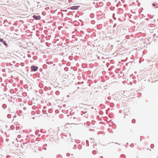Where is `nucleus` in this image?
I'll return each instance as SVG.
<instances>
[{
	"label": "nucleus",
	"instance_id": "nucleus-1",
	"mask_svg": "<svg viewBox=\"0 0 158 158\" xmlns=\"http://www.w3.org/2000/svg\"><path fill=\"white\" fill-rule=\"evenodd\" d=\"M116 17L118 18V20L120 22H123L125 20V14L123 13L120 14L119 12H117L116 14Z\"/></svg>",
	"mask_w": 158,
	"mask_h": 158
},
{
	"label": "nucleus",
	"instance_id": "nucleus-2",
	"mask_svg": "<svg viewBox=\"0 0 158 158\" xmlns=\"http://www.w3.org/2000/svg\"><path fill=\"white\" fill-rule=\"evenodd\" d=\"M38 69L39 68L38 66L32 65L31 66V72H36L38 70Z\"/></svg>",
	"mask_w": 158,
	"mask_h": 158
},
{
	"label": "nucleus",
	"instance_id": "nucleus-3",
	"mask_svg": "<svg viewBox=\"0 0 158 158\" xmlns=\"http://www.w3.org/2000/svg\"><path fill=\"white\" fill-rule=\"evenodd\" d=\"M0 42L3 44L6 48L8 47V45L7 43V42L5 40H3V39L0 37Z\"/></svg>",
	"mask_w": 158,
	"mask_h": 158
},
{
	"label": "nucleus",
	"instance_id": "nucleus-4",
	"mask_svg": "<svg viewBox=\"0 0 158 158\" xmlns=\"http://www.w3.org/2000/svg\"><path fill=\"white\" fill-rule=\"evenodd\" d=\"M34 19L36 20H39L41 19V16L40 15H33L32 17Z\"/></svg>",
	"mask_w": 158,
	"mask_h": 158
},
{
	"label": "nucleus",
	"instance_id": "nucleus-5",
	"mask_svg": "<svg viewBox=\"0 0 158 158\" xmlns=\"http://www.w3.org/2000/svg\"><path fill=\"white\" fill-rule=\"evenodd\" d=\"M80 7V6H75L70 7V8L72 10H77L78 9V8Z\"/></svg>",
	"mask_w": 158,
	"mask_h": 158
},
{
	"label": "nucleus",
	"instance_id": "nucleus-6",
	"mask_svg": "<svg viewBox=\"0 0 158 158\" xmlns=\"http://www.w3.org/2000/svg\"><path fill=\"white\" fill-rule=\"evenodd\" d=\"M115 16H116V14L114 13L112 15V17H113V19L114 20H115L116 19V18L115 17Z\"/></svg>",
	"mask_w": 158,
	"mask_h": 158
},
{
	"label": "nucleus",
	"instance_id": "nucleus-7",
	"mask_svg": "<svg viewBox=\"0 0 158 158\" xmlns=\"http://www.w3.org/2000/svg\"><path fill=\"white\" fill-rule=\"evenodd\" d=\"M102 15H100L99 16H98L97 17V18L98 20H100L102 19Z\"/></svg>",
	"mask_w": 158,
	"mask_h": 158
},
{
	"label": "nucleus",
	"instance_id": "nucleus-8",
	"mask_svg": "<svg viewBox=\"0 0 158 158\" xmlns=\"http://www.w3.org/2000/svg\"><path fill=\"white\" fill-rule=\"evenodd\" d=\"M2 107L4 109H6L7 107V105L5 104H4L2 105Z\"/></svg>",
	"mask_w": 158,
	"mask_h": 158
},
{
	"label": "nucleus",
	"instance_id": "nucleus-9",
	"mask_svg": "<svg viewBox=\"0 0 158 158\" xmlns=\"http://www.w3.org/2000/svg\"><path fill=\"white\" fill-rule=\"evenodd\" d=\"M87 112H86L85 113H84V117L86 118H87L88 116V114H87Z\"/></svg>",
	"mask_w": 158,
	"mask_h": 158
},
{
	"label": "nucleus",
	"instance_id": "nucleus-10",
	"mask_svg": "<svg viewBox=\"0 0 158 158\" xmlns=\"http://www.w3.org/2000/svg\"><path fill=\"white\" fill-rule=\"evenodd\" d=\"M85 141H86V146H89V142L88 140H87Z\"/></svg>",
	"mask_w": 158,
	"mask_h": 158
},
{
	"label": "nucleus",
	"instance_id": "nucleus-11",
	"mask_svg": "<svg viewBox=\"0 0 158 158\" xmlns=\"http://www.w3.org/2000/svg\"><path fill=\"white\" fill-rule=\"evenodd\" d=\"M62 156L60 155H58L56 156V158H62Z\"/></svg>",
	"mask_w": 158,
	"mask_h": 158
},
{
	"label": "nucleus",
	"instance_id": "nucleus-12",
	"mask_svg": "<svg viewBox=\"0 0 158 158\" xmlns=\"http://www.w3.org/2000/svg\"><path fill=\"white\" fill-rule=\"evenodd\" d=\"M64 70L66 71H68L69 70V68L67 67H65L64 69Z\"/></svg>",
	"mask_w": 158,
	"mask_h": 158
},
{
	"label": "nucleus",
	"instance_id": "nucleus-13",
	"mask_svg": "<svg viewBox=\"0 0 158 158\" xmlns=\"http://www.w3.org/2000/svg\"><path fill=\"white\" fill-rule=\"evenodd\" d=\"M92 153L94 155H95L97 153V151L96 150H93Z\"/></svg>",
	"mask_w": 158,
	"mask_h": 158
},
{
	"label": "nucleus",
	"instance_id": "nucleus-14",
	"mask_svg": "<svg viewBox=\"0 0 158 158\" xmlns=\"http://www.w3.org/2000/svg\"><path fill=\"white\" fill-rule=\"evenodd\" d=\"M69 60H72L73 59V57L72 56H69Z\"/></svg>",
	"mask_w": 158,
	"mask_h": 158
},
{
	"label": "nucleus",
	"instance_id": "nucleus-15",
	"mask_svg": "<svg viewBox=\"0 0 158 158\" xmlns=\"http://www.w3.org/2000/svg\"><path fill=\"white\" fill-rule=\"evenodd\" d=\"M11 115L10 114H9L7 115V117L9 118H11Z\"/></svg>",
	"mask_w": 158,
	"mask_h": 158
},
{
	"label": "nucleus",
	"instance_id": "nucleus-16",
	"mask_svg": "<svg viewBox=\"0 0 158 158\" xmlns=\"http://www.w3.org/2000/svg\"><path fill=\"white\" fill-rule=\"evenodd\" d=\"M55 94L56 95H59L60 94V92L59 91H56L55 92Z\"/></svg>",
	"mask_w": 158,
	"mask_h": 158
},
{
	"label": "nucleus",
	"instance_id": "nucleus-17",
	"mask_svg": "<svg viewBox=\"0 0 158 158\" xmlns=\"http://www.w3.org/2000/svg\"><path fill=\"white\" fill-rule=\"evenodd\" d=\"M47 66L46 64H44L43 65V68L44 69H45L46 68V67H47Z\"/></svg>",
	"mask_w": 158,
	"mask_h": 158
},
{
	"label": "nucleus",
	"instance_id": "nucleus-18",
	"mask_svg": "<svg viewBox=\"0 0 158 158\" xmlns=\"http://www.w3.org/2000/svg\"><path fill=\"white\" fill-rule=\"evenodd\" d=\"M135 119H133L132 120V123H135Z\"/></svg>",
	"mask_w": 158,
	"mask_h": 158
},
{
	"label": "nucleus",
	"instance_id": "nucleus-19",
	"mask_svg": "<svg viewBox=\"0 0 158 158\" xmlns=\"http://www.w3.org/2000/svg\"><path fill=\"white\" fill-rule=\"evenodd\" d=\"M53 63V62H47L46 64H52Z\"/></svg>",
	"mask_w": 158,
	"mask_h": 158
},
{
	"label": "nucleus",
	"instance_id": "nucleus-20",
	"mask_svg": "<svg viewBox=\"0 0 158 158\" xmlns=\"http://www.w3.org/2000/svg\"><path fill=\"white\" fill-rule=\"evenodd\" d=\"M114 104L113 103H111L110 104V106L111 107H114Z\"/></svg>",
	"mask_w": 158,
	"mask_h": 158
},
{
	"label": "nucleus",
	"instance_id": "nucleus-21",
	"mask_svg": "<svg viewBox=\"0 0 158 158\" xmlns=\"http://www.w3.org/2000/svg\"><path fill=\"white\" fill-rule=\"evenodd\" d=\"M150 147L151 148H154V145L153 144H151L150 146Z\"/></svg>",
	"mask_w": 158,
	"mask_h": 158
},
{
	"label": "nucleus",
	"instance_id": "nucleus-22",
	"mask_svg": "<svg viewBox=\"0 0 158 158\" xmlns=\"http://www.w3.org/2000/svg\"><path fill=\"white\" fill-rule=\"evenodd\" d=\"M14 126L12 125V126H10V129L11 130H13L14 129Z\"/></svg>",
	"mask_w": 158,
	"mask_h": 158
},
{
	"label": "nucleus",
	"instance_id": "nucleus-23",
	"mask_svg": "<svg viewBox=\"0 0 158 158\" xmlns=\"http://www.w3.org/2000/svg\"><path fill=\"white\" fill-rule=\"evenodd\" d=\"M156 4L157 5V4H156V3H152V6H156Z\"/></svg>",
	"mask_w": 158,
	"mask_h": 158
},
{
	"label": "nucleus",
	"instance_id": "nucleus-24",
	"mask_svg": "<svg viewBox=\"0 0 158 158\" xmlns=\"http://www.w3.org/2000/svg\"><path fill=\"white\" fill-rule=\"evenodd\" d=\"M33 59L34 60H36L37 59V57L36 56H34L33 57Z\"/></svg>",
	"mask_w": 158,
	"mask_h": 158
},
{
	"label": "nucleus",
	"instance_id": "nucleus-25",
	"mask_svg": "<svg viewBox=\"0 0 158 158\" xmlns=\"http://www.w3.org/2000/svg\"><path fill=\"white\" fill-rule=\"evenodd\" d=\"M84 113H85V112H84V111H82L81 112V114L82 115H84Z\"/></svg>",
	"mask_w": 158,
	"mask_h": 158
},
{
	"label": "nucleus",
	"instance_id": "nucleus-26",
	"mask_svg": "<svg viewBox=\"0 0 158 158\" xmlns=\"http://www.w3.org/2000/svg\"><path fill=\"white\" fill-rule=\"evenodd\" d=\"M19 129V127L16 126V130H18Z\"/></svg>",
	"mask_w": 158,
	"mask_h": 158
},
{
	"label": "nucleus",
	"instance_id": "nucleus-27",
	"mask_svg": "<svg viewBox=\"0 0 158 158\" xmlns=\"http://www.w3.org/2000/svg\"><path fill=\"white\" fill-rule=\"evenodd\" d=\"M66 155L67 156H70V154L69 153H67L66 154Z\"/></svg>",
	"mask_w": 158,
	"mask_h": 158
},
{
	"label": "nucleus",
	"instance_id": "nucleus-28",
	"mask_svg": "<svg viewBox=\"0 0 158 158\" xmlns=\"http://www.w3.org/2000/svg\"><path fill=\"white\" fill-rule=\"evenodd\" d=\"M94 22V21H92L91 22V23L92 24H93Z\"/></svg>",
	"mask_w": 158,
	"mask_h": 158
},
{
	"label": "nucleus",
	"instance_id": "nucleus-29",
	"mask_svg": "<svg viewBox=\"0 0 158 158\" xmlns=\"http://www.w3.org/2000/svg\"><path fill=\"white\" fill-rule=\"evenodd\" d=\"M146 20L147 21H148V20H149V19H148V18H147V19H146Z\"/></svg>",
	"mask_w": 158,
	"mask_h": 158
},
{
	"label": "nucleus",
	"instance_id": "nucleus-30",
	"mask_svg": "<svg viewBox=\"0 0 158 158\" xmlns=\"http://www.w3.org/2000/svg\"><path fill=\"white\" fill-rule=\"evenodd\" d=\"M158 8V6H156L155 7V8Z\"/></svg>",
	"mask_w": 158,
	"mask_h": 158
},
{
	"label": "nucleus",
	"instance_id": "nucleus-31",
	"mask_svg": "<svg viewBox=\"0 0 158 158\" xmlns=\"http://www.w3.org/2000/svg\"><path fill=\"white\" fill-rule=\"evenodd\" d=\"M1 85H2V86L4 85V84H3V83H2V84Z\"/></svg>",
	"mask_w": 158,
	"mask_h": 158
},
{
	"label": "nucleus",
	"instance_id": "nucleus-32",
	"mask_svg": "<svg viewBox=\"0 0 158 158\" xmlns=\"http://www.w3.org/2000/svg\"><path fill=\"white\" fill-rule=\"evenodd\" d=\"M16 115H15V116H14L13 117H14V118H15V117H16Z\"/></svg>",
	"mask_w": 158,
	"mask_h": 158
},
{
	"label": "nucleus",
	"instance_id": "nucleus-33",
	"mask_svg": "<svg viewBox=\"0 0 158 158\" xmlns=\"http://www.w3.org/2000/svg\"><path fill=\"white\" fill-rule=\"evenodd\" d=\"M100 157H101V158H103V156H101Z\"/></svg>",
	"mask_w": 158,
	"mask_h": 158
},
{
	"label": "nucleus",
	"instance_id": "nucleus-34",
	"mask_svg": "<svg viewBox=\"0 0 158 158\" xmlns=\"http://www.w3.org/2000/svg\"><path fill=\"white\" fill-rule=\"evenodd\" d=\"M73 118V119H75V118H75V117H74Z\"/></svg>",
	"mask_w": 158,
	"mask_h": 158
},
{
	"label": "nucleus",
	"instance_id": "nucleus-35",
	"mask_svg": "<svg viewBox=\"0 0 158 158\" xmlns=\"http://www.w3.org/2000/svg\"><path fill=\"white\" fill-rule=\"evenodd\" d=\"M156 35L155 34H154L153 35V36H156Z\"/></svg>",
	"mask_w": 158,
	"mask_h": 158
},
{
	"label": "nucleus",
	"instance_id": "nucleus-36",
	"mask_svg": "<svg viewBox=\"0 0 158 158\" xmlns=\"http://www.w3.org/2000/svg\"><path fill=\"white\" fill-rule=\"evenodd\" d=\"M40 3V2H38V4H39Z\"/></svg>",
	"mask_w": 158,
	"mask_h": 158
},
{
	"label": "nucleus",
	"instance_id": "nucleus-37",
	"mask_svg": "<svg viewBox=\"0 0 158 158\" xmlns=\"http://www.w3.org/2000/svg\"><path fill=\"white\" fill-rule=\"evenodd\" d=\"M32 118L34 119H35V118L34 117H33Z\"/></svg>",
	"mask_w": 158,
	"mask_h": 158
},
{
	"label": "nucleus",
	"instance_id": "nucleus-38",
	"mask_svg": "<svg viewBox=\"0 0 158 158\" xmlns=\"http://www.w3.org/2000/svg\"><path fill=\"white\" fill-rule=\"evenodd\" d=\"M36 133H37V131H36V132H35V133H36Z\"/></svg>",
	"mask_w": 158,
	"mask_h": 158
},
{
	"label": "nucleus",
	"instance_id": "nucleus-39",
	"mask_svg": "<svg viewBox=\"0 0 158 158\" xmlns=\"http://www.w3.org/2000/svg\"><path fill=\"white\" fill-rule=\"evenodd\" d=\"M37 133H38V132H37L36 134V135H37Z\"/></svg>",
	"mask_w": 158,
	"mask_h": 158
},
{
	"label": "nucleus",
	"instance_id": "nucleus-40",
	"mask_svg": "<svg viewBox=\"0 0 158 158\" xmlns=\"http://www.w3.org/2000/svg\"><path fill=\"white\" fill-rule=\"evenodd\" d=\"M53 65H55V64H53Z\"/></svg>",
	"mask_w": 158,
	"mask_h": 158
}]
</instances>
